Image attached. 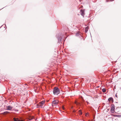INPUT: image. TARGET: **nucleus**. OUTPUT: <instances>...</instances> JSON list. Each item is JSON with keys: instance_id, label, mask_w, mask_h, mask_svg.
Returning <instances> with one entry per match:
<instances>
[{"instance_id": "f257e3e1", "label": "nucleus", "mask_w": 121, "mask_h": 121, "mask_svg": "<svg viewBox=\"0 0 121 121\" xmlns=\"http://www.w3.org/2000/svg\"><path fill=\"white\" fill-rule=\"evenodd\" d=\"M56 36L58 40V43H60L61 39H63L62 33L61 32H60L59 33L57 34Z\"/></svg>"}, {"instance_id": "f03ea898", "label": "nucleus", "mask_w": 121, "mask_h": 121, "mask_svg": "<svg viewBox=\"0 0 121 121\" xmlns=\"http://www.w3.org/2000/svg\"><path fill=\"white\" fill-rule=\"evenodd\" d=\"M53 93L54 95H58L60 92V90L57 87H54L53 91Z\"/></svg>"}, {"instance_id": "7ed1b4c3", "label": "nucleus", "mask_w": 121, "mask_h": 121, "mask_svg": "<svg viewBox=\"0 0 121 121\" xmlns=\"http://www.w3.org/2000/svg\"><path fill=\"white\" fill-rule=\"evenodd\" d=\"M45 101H43L40 103H39L37 105V107L38 108H39V107L42 108H43L44 106H43Z\"/></svg>"}, {"instance_id": "20e7f679", "label": "nucleus", "mask_w": 121, "mask_h": 121, "mask_svg": "<svg viewBox=\"0 0 121 121\" xmlns=\"http://www.w3.org/2000/svg\"><path fill=\"white\" fill-rule=\"evenodd\" d=\"M58 103V101L57 100H54L52 102V106L57 104Z\"/></svg>"}, {"instance_id": "39448f33", "label": "nucleus", "mask_w": 121, "mask_h": 121, "mask_svg": "<svg viewBox=\"0 0 121 121\" xmlns=\"http://www.w3.org/2000/svg\"><path fill=\"white\" fill-rule=\"evenodd\" d=\"M115 106L114 104H112L111 108V111L112 113H113L114 111Z\"/></svg>"}, {"instance_id": "423d86ee", "label": "nucleus", "mask_w": 121, "mask_h": 121, "mask_svg": "<svg viewBox=\"0 0 121 121\" xmlns=\"http://www.w3.org/2000/svg\"><path fill=\"white\" fill-rule=\"evenodd\" d=\"M85 11V9H81L80 10V13L81 15L84 17V12Z\"/></svg>"}, {"instance_id": "0eeeda50", "label": "nucleus", "mask_w": 121, "mask_h": 121, "mask_svg": "<svg viewBox=\"0 0 121 121\" xmlns=\"http://www.w3.org/2000/svg\"><path fill=\"white\" fill-rule=\"evenodd\" d=\"M13 107L10 106H8L6 107V109L8 110H11L12 109Z\"/></svg>"}, {"instance_id": "6e6552de", "label": "nucleus", "mask_w": 121, "mask_h": 121, "mask_svg": "<svg viewBox=\"0 0 121 121\" xmlns=\"http://www.w3.org/2000/svg\"><path fill=\"white\" fill-rule=\"evenodd\" d=\"M13 119L14 121H24L23 120H19L18 119L15 118H14Z\"/></svg>"}, {"instance_id": "1a4fd4ad", "label": "nucleus", "mask_w": 121, "mask_h": 121, "mask_svg": "<svg viewBox=\"0 0 121 121\" xmlns=\"http://www.w3.org/2000/svg\"><path fill=\"white\" fill-rule=\"evenodd\" d=\"M89 28V27L87 26L86 27H85V33H86L87 32Z\"/></svg>"}, {"instance_id": "9d476101", "label": "nucleus", "mask_w": 121, "mask_h": 121, "mask_svg": "<svg viewBox=\"0 0 121 121\" xmlns=\"http://www.w3.org/2000/svg\"><path fill=\"white\" fill-rule=\"evenodd\" d=\"M108 101H112V102H113V99L112 97H110L108 99Z\"/></svg>"}, {"instance_id": "9b49d317", "label": "nucleus", "mask_w": 121, "mask_h": 121, "mask_svg": "<svg viewBox=\"0 0 121 121\" xmlns=\"http://www.w3.org/2000/svg\"><path fill=\"white\" fill-rule=\"evenodd\" d=\"M76 36L79 37H80L81 36V35L78 33H76Z\"/></svg>"}, {"instance_id": "f8f14e48", "label": "nucleus", "mask_w": 121, "mask_h": 121, "mask_svg": "<svg viewBox=\"0 0 121 121\" xmlns=\"http://www.w3.org/2000/svg\"><path fill=\"white\" fill-rule=\"evenodd\" d=\"M102 91L104 92H105L106 91V90L105 88H103L102 89Z\"/></svg>"}, {"instance_id": "ddd939ff", "label": "nucleus", "mask_w": 121, "mask_h": 121, "mask_svg": "<svg viewBox=\"0 0 121 121\" xmlns=\"http://www.w3.org/2000/svg\"><path fill=\"white\" fill-rule=\"evenodd\" d=\"M33 117H29V119L30 120L33 119Z\"/></svg>"}, {"instance_id": "4468645a", "label": "nucleus", "mask_w": 121, "mask_h": 121, "mask_svg": "<svg viewBox=\"0 0 121 121\" xmlns=\"http://www.w3.org/2000/svg\"><path fill=\"white\" fill-rule=\"evenodd\" d=\"M9 113V112H4L3 113L4 114H6Z\"/></svg>"}, {"instance_id": "2eb2a0df", "label": "nucleus", "mask_w": 121, "mask_h": 121, "mask_svg": "<svg viewBox=\"0 0 121 121\" xmlns=\"http://www.w3.org/2000/svg\"><path fill=\"white\" fill-rule=\"evenodd\" d=\"M88 113H86V114L85 115L87 117L88 116Z\"/></svg>"}, {"instance_id": "dca6fc26", "label": "nucleus", "mask_w": 121, "mask_h": 121, "mask_svg": "<svg viewBox=\"0 0 121 121\" xmlns=\"http://www.w3.org/2000/svg\"><path fill=\"white\" fill-rule=\"evenodd\" d=\"M79 111H80V112H79L80 114H82V112H81V111L79 110Z\"/></svg>"}, {"instance_id": "f3484780", "label": "nucleus", "mask_w": 121, "mask_h": 121, "mask_svg": "<svg viewBox=\"0 0 121 121\" xmlns=\"http://www.w3.org/2000/svg\"><path fill=\"white\" fill-rule=\"evenodd\" d=\"M75 103L76 104H78V103H77V102L76 101L75 102Z\"/></svg>"}, {"instance_id": "a211bd4d", "label": "nucleus", "mask_w": 121, "mask_h": 121, "mask_svg": "<svg viewBox=\"0 0 121 121\" xmlns=\"http://www.w3.org/2000/svg\"><path fill=\"white\" fill-rule=\"evenodd\" d=\"M86 102H87V104H89V103L88 102L86 101Z\"/></svg>"}, {"instance_id": "6ab92c4d", "label": "nucleus", "mask_w": 121, "mask_h": 121, "mask_svg": "<svg viewBox=\"0 0 121 121\" xmlns=\"http://www.w3.org/2000/svg\"><path fill=\"white\" fill-rule=\"evenodd\" d=\"M115 96H116V97L117 98V94H116V95H115Z\"/></svg>"}, {"instance_id": "aec40b11", "label": "nucleus", "mask_w": 121, "mask_h": 121, "mask_svg": "<svg viewBox=\"0 0 121 121\" xmlns=\"http://www.w3.org/2000/svg\"><path fill=\"white\" fill-rule=\"evenodd\" d=\"M5 7H3V8H2L1 9H3V8H4ZM1 9H0V10Z\"/></svg>"}, {"instance_id": "412c9836", "label": "nucleus", "mask_w": 121, "mask_h": 121, "mask_svg": "<svg viewBox=\"0 0 121 121\" xmlns=\"http://www.w3.org/2000/svg\"><path fill=\"white\" fill-rule=\"evenodd\" d=\"M66 38H67V37H66V38H65V39H66Z\"/></svg>"}, {"instance_id": "4be33fe9", "label": "nucleus", "mask_w": 121, "mask_h": 121, "mask_svg": "<svg viewBox=\"0 0 121 121\" xmlns=\"http://www.w3.org/2000/svg\"><path fill=\"white\" fill-rule=\"evenodd\" d=\"M66 38H67V37H66V38H65V39H66Z\"/></svg>"}, {"instance_id": "5701e85b", "label": "nucleus", "mask_w": 121, "mask_h": 121, "mask_svg": "<svg viewBox=\"0 0 121 121\" xmlns=\"http://www.w3.org/2000/svg\"><path fill=\"white\" fill-rule=\"evenodd\" d=\"M66 38H67V37H66V38H65V39H66Z\"/></svg>"}, {"instance_id": "b1692460", "label": "nucleus", "mask_w": 121, "mask_h": 121, "mask_svg": "<svg viewBox=\"0 0 121 121\" xmlns=\"http://www.w3.org/2000/svg\"><path fill=\"white\" fill-rule=\"evenodd\" d=\"M73 108V107H72V108Z\"/></svg>"}]
</instances>
